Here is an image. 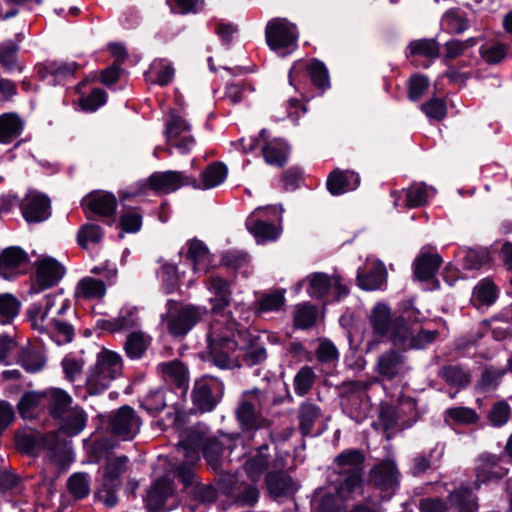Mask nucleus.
I'll list each match as a JSON object with an SVG mask.
<instances>
[{
	"label": "nucleus",
	"instance_id": "f257e3e1",
	"mask_svg": "<svg viewBox=\"0 0 512 512\" xmlns=\"http://www.w3.org/2000/svg\"><path fill=\"white\" fill-rule=\"evenodd\" d=\"M214 294L212 301L213 320L207 334L208 352L212 363L217 367H230L238 362V338L243 336L241 321L249 322L251 311L243 305L225 311L230 304L228 282L212 276L206 283Z\"/></svg>",
	"mask_w": 512,
	"mask_h": 512
},
{
	"label": "nucleus",
	"instance_id": "f03ea898",
	"mask_svg": "<svg viewBox=\"0 0 512 512\" xmlns=\"http://www.w3.org/2000/svg\"><path fill=\"white\" fill-rule=\"evenodd\" d=\"M370 322L376 334L389 335L393 343L403 349L423 348L437 336L436 331L422 329L416 323L406 324L404 317L391 321L389 308L381 303L373 308Z\"/></svg>",
	"mask_w": 512,
	"mask_h": 512
},
{
	"label": "nucleus",
	"instance_id": "7ed1b4c3",
	"mask_svg": "<svg viewBox=\"0 0 512 512\" xmlns=\"http://www.w3.org/2000/svg\"><path fill=\"white\" fill-rule=\"evenodd\" d=\"M363 462L364 455L357 449L345 450L336 457L337 477L333 484L341 497L361 493Z\"/></svg>",
	"mask_w": 512,
	"mask_h": 512
},
{
	"label": "nucleus",
	"instance_id": "20e7f679",
	"mask_svg": "<svg viewBox=\"0 0 512 512\" xmlns=\"http://www.w3.org/2000/svg\"><path fill=\"white\" fill-rule=\"evenodd\" d=\"M122 372V359L119 354L110 350H102L91 369L87 381V392L98 395L105 391L110 383Z\"/></svg>",
	"mask_w": 512,
	"mask_h": 512
},
{
	"label": "nucleus",
	"instance_id": "39448f33",
	"mask_svg": "<svg viewBox=\"0 0 512 512\" xmlns=\"http://www.w3.org/2000/svg\"><path fill=\"white\" fill-rule=\"evenodd\" d=\"M283 209L281 206H265L256 208L246 219V227L258 243L276 240L280 229L273 224L281 220Z\"/></svg>",
	"mask_w": 512,
	"mask_h": 512
},
{
	"label": "nucleus",
	"instance_id": "423d86ee",
	"mask_svg": "<svg viewBox=\"0 0 512 512\" xmlns=\"http://www.w3.org/2000/svg\"><path fill=\"white\" fill-rule=\"evenodd\" d=\"M188 184V178L181 172L166 171L153 173L146 181L139 182L134 188L123 194V198H130L146 194L148 189L157 193H171Z\"/></svg>",
	"mask_w": 512,
	"mask_h": 512
},
{
	"label": "nucleus",
	"instance_id": "0eeeda50",
	"mask_svg": "<svg viewBox=\"0 0 512 512\" xmlns=\"http://www.w3.org/2000/svg\"><path fill=\"white\" fill-rule=\"evenodd\" d=\"M168 312L163 321L174 336H184L202 317L204 311L199 307L180 306L177 302H167Z\"/></svg>",
	"mask_w": 512,
	"mask_h": 512
},
{
	"label": "nucleus",
	"instance_id": "6e6552de",
	"mask_svg": "<svg viewBox=\"0 0 512 512\" xmlns=\"http://www.w3.org/2000/svg\"><path fill=\"white\" fill-rule=\"evenodd\" d=\"M265 396L259 390L245 392L237 409V419L245 431L257 430L266 425L261 414Z\"/></svg>",
	"mask_w": 512,
	"mask_h": 512
},
{
	"label": "nucleus",
	"instance_id": "1a4fd4ad",
	"mask_svg": "<svg viewBox=\"0 0 512 512\" xmlns=\"http://www.w3.org/2000/svg\"><path fill=\"white\" fill-rule=\"evenodd\" d=\"M298 33L296 27L286 19L276 18L266 26V41L268 46L284 56L297 45Z\"/></svg>",
	"mask_w": 512,
	"mask_h": 512
},
{
	"label": "nucleus",
	"instance_id": "9d476101",
	"mask_svg": "<svg viewBox=\"0 0 512 512\" xmlns=\"http://www.w3.org/2000/svg\"><path fill=\"white\" fill-rule=\"evenodd\" d=\"M450 507L438 498H425L419 503L420 512H473L477 508L475 498L467 489H459L449 496Z\"/></svg>",
	"mask_w": 512,
	"mask_h": 512
},
{
	"label": "nucleus",
	"instance_id": "9b49d317",
	"mask_svg": "<svg viewBox=\"0 0 512 512\" xmlns=\"http://www.w3.org/2000/svg\"><path fill=\"white\" fill-rule=\"evenodd\" d=\"M309 74L312 83L320 89L330 86L328 71L318 60H299L294 63L289 72V82L296 90H301V84Z\"/></svg>",
	"mask_w": 512,
	"mask_h": 512
},
{
	"label": "nucleus",
	"instance_id": "f8f14e48",
	"mask_svg": "<svg viewBox=\"0 0 512 512\" xmlns=\"http://www.w3.org/2000/svg\"><path fill=\"white\" fill-rule=\"evenodd\" d=\"M190 124L180 115L172 113L166 122V139L168 146L180 153L190 152L195 146V139L190 134Z\"/></svg>",
	"mask_w": 512,
	"mask_h": 512
},
{
	"label": "nucleus",
	"instance_id": "ddd939ff",
	"mask_svg": "<svg viewBox=\"0 0 512 512\" xmlns=\"http://www.w3.org/2000/svg\"><path fill=\"white\" fill-rule=\"evenodd\" d=\"M410 368L405 354L395 349L381 353L375 364V372L385 380L401 379Z\"/></svg>",
	"mask_w": 512,
	"mask_h": 512
},
{
	"label": "nucleus",
	"instance_id": "4468645a",
	"mask_svg": "<svg viewBox=\"0 0 512 512\" xmlns=\"http://www.w3.org/2000/svg\"><path fill=\"white\" fill-rule=\"evenodd\" d=\"M141 420L133 408L122 406L114 412L109 420L110 432L117 438L132 440L140 431Z\"/></svg>",
	"mask_w": 512,
	"mask_h": 512
},
{
	"label": "nucleus",
	"instance_id": "2eb2a0df",
	"mask_svg": "<svg viewBox=\"0 0 512 512\" xmlns=\"http://www.w3.org/2000/svg\"><path fill=\"white\" fill-rule=\"evenodd\" d=\"M127 457H112L107 461L103 469L102 475V489L98 492L99 497L108 506H113L116 503L114 491L119 487L120 475L125 471Z\"/></svg>",
	"mask_w": 512,
	"mask_h": 512
},
{
	"label": "nucleus",
	"instance_id": "dca6fc26",
	"mask_svg": "<svg viewBox=\"0 0 512 512\" xmlns=\"http://www.w3.org/2000/svg\"><path fill=\"white\" fill-rule=\"evenodd\" d=\"M223 390L221 381L213 377H204L195 383L193 402L201 411H211L222 397Z\"/></svg>",
	"mask_w": 512,
	"mask_h": 512
},
{
	"label": "nucleus",
	"instance_id": "f3484780",
	"mask_svg": "<svg viewBox=\"0 0 512 512\" xmlns=\"http://www.w3.org/2000/svg\"><path fill=\"white\" fill-rule=\"evenodd\" d=\"M307 293L317 299H321L328 294H332L336 299L347 295L348 289L342 285L337 275L328 276L325 273L317 272L309 275Z\"/></svg>",
	"mask_w": 512,
	"mask_h": 512
},
{
	"label": "nucleus",
	"instance_id": "a211bd4d",
	"mask_svg": "<svg viewBox=\"0 0 512 512\" xmlns=\"http://www.w3.org/2000/svg\"><path fill=\"white\" fill-rule=\"evenodd\" d=\"M65 274L64 267L54 258L42 256L36 264V276L31 287L33 293H39L44 289L57 284Z\"/></svg>",
	"mask_w": 512,
	"mask_h": 512
},
{
	"label": "nucleus",
	"instance_id": "6ab92c4d",
	"mask_svg": "<svg viewBox=\"0 0 512 512\" xmlns=\"http://www.w3.org/2000/svg\"><path fill=\"white\" fill-rule=\"evenodd\" d=\"M70 309V300L64 296L62 290L48 294L45 296V305L33 306L29 310V314L33 319V325L44 323L51 317H60Z\"/></svg>",
	"mask_w": 512,
	"mask_h": 512
},
{
	"label": "nucleus",
	"instance_id": "aec40b11",
	"mask_svg": "<svg viewBox=\"0 0 512 512\" xmlns=\"http://www.w3.org/2000/svg\"><path fill=\"white\" fill-rule=\"evenodd\" d=\"M20 208L29 223L42 222L51 214L49 198L38 191H29L21 201Z\"/></svg>",
	"mask_w": 512,
	"mask_h": 512
},
{
	"label": "nucleus",
	"instance_id": "412c9836",
	"mask_svg": "<svg viewBox=\"0 0 512 512\" xmlns=\"http://www.w3.org/2000/svg\"><path fill=\"white\" fill-rule=\"evenodd\" d=\"M28 263V256L21 248L12 246L0 254V276L12 279L23 273Z\"/></svg>",
	"mask_w": 512,
	"mask_h": 512
},
{
	"label": "nucleus",
	"instance_id": "4be33fe9",
	"mask_svg": "<svg viewBox=\"0 0 512 512\" xmlns=\"http://www.w3.org/2000/svg\"><path fill=\"white\" fill-rule=\"evenodd\" d=\"M435 194L436 190L433 187L427 186L424 183H414L401 193L393 192L392 197L396 206L404 205L409 208H415L425 205Z\"/></svg>",
	"mask_w": 512,
	"mask_h": 512
},
{
	"label": "nucleus",
	"instance_id": "5701e85b",
	"mask_svg": "<svg viewBox=\"0 0 512 512\" xmlns=\"http://www.w3.org/2000/svg\"><path fill=\"white\" fill-rule=\"evenodd\" d=\"M84 210L101 217H112L117 209L116 197L106 191H94L82 200Z\"/></svg>",
	"mask_w": 512,
	"mask_h": 512
},
{
	"label": "nucleus",
	"instance_id": "b1692460",
	"mask_svg": "<svg viewBox=\"0 0 512 512\" xmlns=\"http://www.w3.org/2000/svg\"><path fill=\"white\" fill-rule=\"evenodd\" d=\"M241 326L243 329V336L238 338L239 347L237 350L238 362L237 364L230 367H220L221 369H231L234 367H238L241 365V358L248 365H255L264 361L267 357L266 350L263 345L258 343H250L248 345V333L246 331V324L244 321H241Z\"/></svg>",
	"mask_w": 512,
	"mask_h": 512
},
{
	"label": "nucleus",
	"instance_id": "393cba45",
	"mask_svg": "<svg viewBox=\"0 0 512 512\" xmlns=\"http://www.w3.org/2000/svg\"><path fill=\"white\" fill-rule=\"evenodd\" d=\"M372 481L389 498L398 485V471L394 462L387 460L377 465L372 471Z\"/></svg>",
	"mask_w": 512,
	"mask_h": 512
},
{
	"label": "nucleus",
	"instance_id": "a878e982",
	"mask_svg": "<svg viewBox=\"0 0 512 512\" xmlns=\"http://www.w3.org/2000/svg\"><path fill=\"white\" fill-rule=\"evenodd\" d=\"M174 498L172 483L166 479H160L154 483L146 497V505L153 512L169 510L174 505H167V501Z\"/></svg>",
	"mask_w": 512,
	"mask_h": 512
},
{
	"label": "nucleus",
	"instance_id": "bb28decb",
	"mask_svg": "<svg viewBox=\"0 0 512 512\" xmlns=\"http://www.w3.org/2000/svg\"><path fill=\"white\" fill-rule=\"evenodd\" d=\"M232 438L228 435H222L220 439L208 438L203 447V455L210 467L217 470L220 467L221 460L226 450L231 452L233 447L230 445Z\"/></svg>",
	"mask_w": 512,
	"mask_h": 512
},
{
	"label": "nucleus",
	"instance_id": "cd10ccee",
	"mask_svg": "<svg viewBox=\"0 0 512 512\" xmlns=\"http://www.w3.org/2000/svg\"><path fill=\"white\" fill-rule=\"evenodd\" d=\"M387 272L383 263L372 261L367 271H358V284L364 290L381 289L386 282Z\"/></svg>",
	"mask_w": 512,
	"mask_h": 512
},
{
	"label": "nucleus",
	"instance_id": "c85d7f7f",
	"mask_svg": "<svg viewBox=\"0 0 512 512\" xmlns=\"http://www.w3.org/2000/svg\"><path fill=\"white\" fill-rule=\"evenodd\" d=\"M187 257L193 262L194 273L202 275L213 266L212 256L207 247L199 240H190L187 243Z\"/></svg>",
	"mask_w": 512,
	"mask_h": 512
},
{
	"label": "nucleus",
	"instance_id": "c756f323",
	"mask_svg": "<svg viewBox=\"0 0 512 512\" xmlns=\"http://www.w3.org/2000/svg\"><path fill=\"white\" fill-rule=\"evenodd\" d=\"M360 183L358 174L352 171H334L327 179V188L333 195L355 190Z\"/></svg>",
	"mask_w": 512,
	"mask_h": 512
},
{
	"label": "nucleus",
	"instance_id": "7c9ffc66",
	"mask_svg": "<svg viewBox=\"0 0 512 512\" xmlns=\"http://www.w3.org/2000/svg\"><path fill=\"white\" fill-rule=\"evenodd\" d=\"M139 324L138 309L135 306L125 305L119 311L117 317L107 320L105 328L110 332L130 330Z\"/></svg>",
	"mask_w": 512,
	"mask_h": 512
},
{
	"label": "nucleus",
	"instance_id": "2f4dec72",
	"mask_svg": "<svg viewBox=\"0 0 512 512\" xmlns=\"http://www.w3.org/2000/svg\"><path fill=\"white\" fill-rule=\"evenodd\" d=\"M177 394L168 388H159L150 391L144 398L142 407L151 414H156L162 411L167 405H175Z\"/></svg>",
	"mask_w": 512,
	"mask_h": 512
},
{
	"label": "nucleus",
	"instance_id": "473e14b6",
	"mask_svg": "<svg viewBox=\"0 0 512 512\" xmlns=\"http://www.w3.org/2000/svg\"><path fill=\"white\" fill-rule=\"evenodd\" d=\"M106 294V285L102 280L87 276L76 285L74 295L78 300H101Z\"/></svg>",
	"mask_w": 512,
	"mask_h": 512
},
{
	"label": "nucleus",
	"instance_id": "72a5a7b5",
	"mask_svg": "<svg viewBox=\"0 0 512 512\" xmlns=\"http://www.w3.org/2000/svg\"><path fill=\"white\" fill-rule=\"evenodd\" d=\"M507 472L508 470L501 467L495 457L483 456L479 459L476 467V482L482 484L494 479H501Z\"/></svg>",
	"mask_w": 512,
	"mask_h": 512
},
{
	"label": "nucleus",
	"instance_id": "f704fd0d",
	"mask_svg": "<svg viewBox=\"0 0 512 512\" xmlns=\"http://www.w3.org/2000/svg\"><path fill=\"white\" fill-rule=\"evenodd\" d=\"M36 326L48 331L54 341L59 345L71 342L74 336L73 327L58 317H51L50 320L39 323Z\"/></svg>",
	"mask_w": 512,
	"mask_h": 512
},
{
	"label": "nucleus",
	"instance_id": "c9c22d12",
	"mask_svg": "<svg viewBox=\"0 0 512 512\" xmlns=\"http://www.w3.org/2000/svg\"><path fill=\"white\" fill-rule=\"evenodd\" d=\"M442 259L438 254L422 253L414 262V274L418 280H430L435 276Z\"/></svg>",
	"mask_w": 512,
	"mask_h": 512
},
{
	"label": "nucleus",
	"instance_id": "e433bc0d",
	"mask_svg": "<svg viewBox=\"0 0 512 512\" xmlns=\"http://www.w3.org/2000/svg\"><path fill=\"white\" fill-rule=\"evenodd\" d=\"M227 167L222 163L209 165L200 175L199 182L194 181L193 185L199 189H211L219 186L227 177Z\"/></svg>",
	"mask_w": 512,
	"mask_h": 512
},
{
	"label": "nucleus",
	"instance_id": "4c0bfd02",
	"mask_svg": "<svg viewBox=\"0 0 512 512\" xmlns=\"http://www.w3.org/2000/svg\"><path fill=\"white\" fill-rule=\"evenodd\" d=\"M23 131V122L14 113H5L0 116V143L9 144Z\"/></svg>",
	"mask_w": 512,
	"mask_h": 512
},
{
	"label": "nucleus",
	"instance_id": "58836bf2",
	"mask_svg": "<svg viewBox=\"0 0 512 512\" xmlns=\"http://www.w3.org/2000/svg\"><path fill=\"white\" fill-rule=\"evenodd\" d=\"M162 377L166 382L175 384L181 393L185 392V385L187 382V370L184 365L179 361H172L159 365Z\"/></svg>",
	"mask_w": 512,
	"mask_h": 512
},
{
	"label": "nucleus",
	"instance_id": "ea45409f",
	"mask_svg": "<svg viewBox=\"0 0 512 512\" xmlns=\"http://www.w3.org/2000/svg\"><path fill=\"white\" fill-rule=\"evenodd\" d=\"M333 494H318L312 501L313 512H342L343 502L350 497H341L337 490Z\"/></svg>",
	"mask_w": 512,
	"mask_h": 512
},
{
	"label": "nucleus",
	"instance_id": "a19ab883",
	"mask_svg": "<svg viewBox=\"0 0 512 512\" xmlns=\"http://www.w3.org/2000/svg\"><path fill=\"white\" fill-rule=\"evenodd\" d=\"M262 151L268 164L282 166L287 160L288 147L282 139H274L266 143Z\"/></svg>",
	"mask_w": 512,
	"mask_h": 512
},
{
	"label": "nucleus",
	"instance_id": "79ce46f5",
	"mask_svg": "<svg viewBox=\"0 0 512 512\" xmlns=\"http://www.w3.org/2000/svg\"><path fill=\"white\" fill-rule=\"evenodd\" d=\"M479 418L474 409L463 406L449 408L444 413L445 422L448 424L472 425L476 424Z\"/></svg>",
	"mask_w": 512,
	"mask_h": 512
},
{
	"label": "nucleus",
	"instance_id": "37998d69",
	"mask_svg": "<svg viewBox=\"0 0 512 512\" xmlns=\"http://www.w3.org/2000/svg\"><path fill=\"white\" fill-rule=\"evenodd\" d=\"M267 486L274 498L292 495L298 488L292 478L286 475L269 476Z\"/></svg>",
	"mask_w": 512,
	"mask_h": 512
},
{
	"label": "nucleus",
	"instance_id": "c03bdc74",
	"mask_svg": "<svg viewBox=\"0 0 512 512\" xmlns=\"http://www.w3.org/2000/svg\"><path fill=\"white\" fill-rule=\"evenodd\" d=\"M146 76L153 83L166 85L172 80L174 69L166 60L158 59L153 61Z\"/></svg>",
	"mask_w": 512,
	"mask_h": 512
},
{
	"label": "nucleus",
	"instance_id": "a18cd8bd",
	"mask_svg": "<svg viewBox=\"0 0 512 512\" xmlns=\"http://www.w3.org/2000/svg\"><path fill=\"white\" fill-rule=\"evenodd\" d=\"M49 400L50 410L54 417L62 418L71 404V397L61 389H51L45 393Z\"/></svg>",
	"mask_w": 512,
	"mask_h": 512
},
{
	"label": "nucleus",
	"instance_id": "49530a36",
	"mask_svg": "<svg viewBox=\"0 0 512 512\" xmlns=\"http://www.w3.org/2000/svg\"><path fill=\"white\" fill-rule=\"evenodd\" d=\"M320 417V409L312 403H303L299 407V428L303 435H310L315 422Z\"/></svg>",
	"mask_w": 512,
	"mask_h": 512
},
{
	"label": "nucleus",
	"instance_id": "de8ad7c7",
	"mask_svg": "<svg viewBox=\"0 0 512 512\" xmlns=\"http://www.w3.org/2000/svg\"><path fill=\"white\" fill-rule=\"evenodd\" d=\"M61 419L62 429L69 435L78 434L84 429L86 424V414L79 407L69 409Z\"/></svg>",
	"mask_w": 512,
	"mask_h": 512
},
{
	"label": "nucleus",
	"instance_id": "09e8293b",
	"mask_svg": "<svg viewBox=\"0 0 512 512\" xmlns=\"http://www.w3.org/2000/svg\"><path fill=\"white\" fill-rule=\"evenodd\" d=\"M150 344V337L143 332H132L128 335L125 350L132 359L140 358Z\"/></svg>",
	"mask_w": 512,
	"mask_h": 512
},
{
	"label": "nucleus",
	"instance_id": "8fccbe9b",
	"mask_svg": "<svg viewBox=\"0 0 512 512\" xmlns=\"http://www.w3.org/2000/svg\"><path fill=\"white\" fill-rule=\"evenodd\" d=\"M480 55L488 64H498L508 55V47L502 42H489L480 47Z\"/></svg>",
	"mask_w": 512,
	"mask_h": 512
},
{
	"label": "nucleus",
	"instance_id": "3c124183",
	"mask_svg": "<svg viewBox=\"0 0 512 512\" xmlns=\"http://www.w3.org/2000/svg\"><path fill=\"white\" fill-rule=\"evenodd\" d=\"M497 297V289L489 279H484L474 288L473 301L478 305H490Z\"/></svg>",
	"mask_w": 512,
	"mask_h": 512
},
{
	"label": "nucleus",
	"instance_id": "603ef678",
	"mask_svg": "<svg viewBox=\"0 0 512 512\" xmlns=\"http://www.w3.org/2000/svg\"><path fill=\"white\" fill-rule=\"evenodd\" d=\"M46 397L45 393L40 394L36 392L25 393L18 403V410L24 419H31L34 417L35 411L40 405L42 399Z\"/></svg>",
	"mask_w": 512,
	"mask_h": 512
},
{
	"label": "nucleus",
	"instance_id": "864d4df0",
	"mask_svg": "<svg viewBox=\"0 0 512 512\" xmlns=\"http://www.w3.org/2000/svg\"><path fill=\"white\" fill-rule=\"evenodd\" d=\"M69 492L78 499H82L89 494L90 478L86 473H74L67 483Z\"/></svg>",
	"mask_w": 512,
	"mask_h": 512
},
{
	"label": "nucleus",
	"instance_id": "5fc2aeb1",
	"mask_svg": "<svg viewBox=\"0 0 512 512\" xmlns=\"http://www.w3.org/2000/svg\"><path fill=\"white\" fill-rule=\"evenodd\" d=\"M20 303L10 294L0 295V322L9 323L19 313Z\"/></svg>",
	"mask_w": 512,
	"mask_h": 512
},
{
	"label": "nucleus",
	"instance_id": "6e6d98bb",
	"mask_svg": "<svg viewBox=\"0 0 512 512\" xmlns=\"http://www.w3.org/2000/svg\"><path fill=\"white\" fill-rule=\"evenodd\" d=\"M411 55H420L427 58H435L439 54L438 43L434 39H420L410 43Z\"/></svg>",
	"mask_w": 512,
	"mask_h": 512
},
{
	"label": "nucleus",
	"instance_id": "4d7b16f0",
	"mask_svg": "<svg viewBox=\"0 0 512 512\" xmlns=\"http://www.w3.org/2000/svg\"><path fill=\"white\" fill-rule=\"evenodd\" d=\"M264 450H267V447H262L255 456L245 463V470L252 480H257L267 468L268 457L263 452Z\"/></svg>",
	"mask_w": 512,
	"mask_h": 512
},
{
	"label": "nucleus",
	"instance_id": "13d9d810",
	"mask_svg": "<svg viewBox=\"0 0 512 512\" xmlns=\"http://www.w3.org/2000/svg\"><path fill=\"white\" fill-rule=\"evenodd\" d=\"M315 373L309 366L302 367L294 378V390L298 396H304L312 387Z\"/></svg>",
	"mask_w": 512,
	"mask_h": 512
},
{
	"label": "nucleus",
	"instance_id": "bf43d9fd",
	"mask_svg": "<svg viewBox=\"0 0 512 512\" xmlns=\"http://www.w3.org/2000/svg\"><path fill=\"white\" fill-rule=\"evenodd\" d=\"M102 230L100 226L96 224H85L83 225L77 235L78 244L86 248L90 244H96L102 239Z\"/></svg>",
	"mask_w": 512,
	"mask_h": 512
},
{
	"label": "nucleus",
	"instance_id": "052dcab7",
	"mask_svg": "<svg viewBox=\"0 0 512 512\" xmlns=\"http://www.w3.org/2000/svg\"><path fill=\"white\" fill-rule=\"evenodd\" d=\"M441 25L451 33H462L467 29L465 18L455 10H450L443 15Z\"/></svg>",
	"mask_w": 512,
	"mask_h": 512
},
{
	"label": "nucleus",
	"instance_id": "680f3d73",
	"mask_svg": "<svg viewBox=\"0 0 512 512\" xmlns=\"http://www.w3.org/2000/svg\"><path fill=\"white\" fill-rule=\"evenodd\" d=\"M441 375L443 379L451 385L463 387L470 382V375L458 366L443 368Z\"/></svg>",
	"mask_w": 512,
	"mask_h": 512
},
{
	"label": "nucleus",
	"instance_id": "e2e57ef3",
	"mask_svg": "<svg viewBox=\"0 0 512 512\" xmlns=\"http://www.w3.org/2000/svg\"><path fill=\"white\" fill-rule=\"evenodd\" d=\"M316 317L317 310L314 306L309 304L299 305L295 311V325L300 328H308L314 324Z\"/></svg>",
	"mask_w": 512,
	"mask_h": 512
},
{
	"label": "nucleus",
	"instance_id": "0e129e2a",
	"mask_svg": "<svg viewBox=\"0 0 512 512\" xmlns=\"http://www.w3.org/2000/svg\"><path fill=\"white\" fill-rule=\"evenodd\" d=\"M509 418L510 406L504 401L495 403L488 414L489 422L495 427L503 426L508 422Z\"/></svg>",
	"mask_w": 512,
	"mask_h": 512
},
{
	"label": "nucleus",
	"instance_id": "69168bd1",
	"mask_svg": "<svg viewBox=\"0 0 512 512\" xmlns=\"http://www.w3.org/2000/svg\"><path fill=\"white\" fill-rule=\"evenodd\" d=\"M18 46L11 40L5 41L0 44V62L1 64L12 70L17 66L16 56Z\"/></svg>",
	"mask_w": 512,
	"mask_h": 512
},
{
	"label": "nucleus",
	"instance_id": "338daca9",
	"mask_svg": "<svg viewBox=\"0 0 512 512\" xmlns=\"http://www.w3.org/2000/svg\"><path fill=\"white\" fill-rule=\"evenodd\" d=\"M178 450L183 454L187 464H194L200 459V445L195 442L194 437L181 440Z\"/></svg>",
	"mask_w": 512,
	"mask_h": 512
},
{
	"label": "nucleus",
	"instance_id": "774afa93",
	"mask_svg": "<svg viewBox=\"0 0 512 512\" xmlns=\"http://www.w3.org/2000/svg\"><path fill=\"white\" fill-rule=\"evenodd\" d=\"M142 225V216L135 209L123 213L120 219V226L124 232L135 233L140 230Z\"/></svg>",
	"mask_w": 512,
	"mask_h": 512
}]
</instances>
